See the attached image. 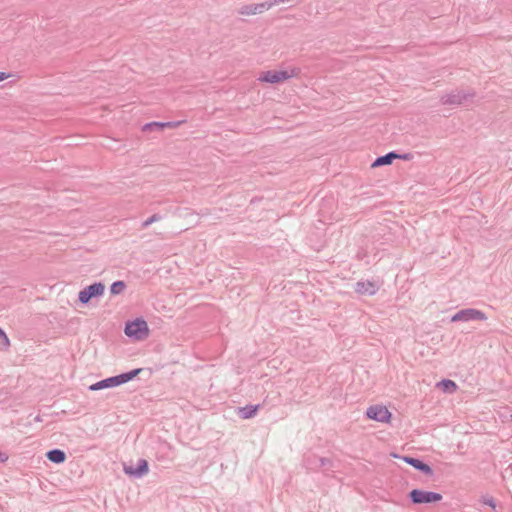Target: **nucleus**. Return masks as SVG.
I'll return each instance as SVG.
<instances>
[{
	"instance_id": "nucleus-1",
	"label": "nucleus",
	"mask_w": 512,
	"mask_h": 512,
	"mask_svg": "<svg viewBox=\"0 0 512 512\" xmlns=\"http://www.w3.org/2000/svg\"><path fill=\"white\" fill-rule=\"evenodd\" d=\"M300 72V69L297 67L265 70L259 74L258 81L266 84H280L290 80L291 78L299 77Z\"/></svg>"
},
{
	"instance_id": "nucleus-2",
	"label": "nucleus",
	"mask_w": 512,
	"mask_h": 512,
	"mask_svg": "<svg viewBox=\"0 0 512 512\" xmlns=\"http://www.w3.org/2000/svg\"><path fill=\"white\" fill-rule=\"evenodd\" d=\"M125 335L136 341L145 340L149 334L150 329L147 322L142 318H137L133 321H129L125 325Z\"/></svg>"
},
{
	"instance_id": "nucleus-3",
	"label": "nucleus",
	"mask_w": 512,
	"mask_h": 512,
	"mask_svg": "<svg viewBox=\"0 0 512 512\" xmlns=\"http://www.w3.org/2000/svg\"><path fill=\"white\" fill-rule=\"evenodd\" d=\"M139 371L140 370L137 369V370L131 371L129 373H125V374H121L119 376L104 379L102 381H99L97 383L90 385L89 389L92 391H97V390H101V389L118 386L122 383L132 380L139 373Z\"/></svg>"
},
{
	"instance_id": "nucleus-4",
	"label": "nucleus",
	"mask_w": 512,
	"mask_h": 512,
	"mask_svg": "<svg viewBox=\"0 0 512 512\" xmlns=\"http://www.w3.org/2000/svg\"><path fill=\"white\" fill-rule=\"evenodd\" d=\"M366 416L370 420L380 423H390L392 414L389 409L382 404L371 405L366 410Z\"/></svg>"
},
{
	"instance_id": "nucleus-5",
	"label": "nucleus",
	"mask_w": 512,
	"mask_h": 512,
	"mask_svg": "<svg viewBox=\"0 0 512 512\" xmlns=\"http://www.w3.org/2000/svg\"><path fill=\"white\" fill-rule=\"evenodd\" d=\"M409 496L414 504L436 503L442 500L441 494L420 489H413Z\"/></svg>"
},
{
	"instance_id": "nucleus-6",
	"label": "nucleus",
	"mask_w": 512,
	"mask_h": 512,
	"mask_svg": "<svg viewBox=\"0 0 512 512\" xmlns=\"http://www.w3.org/2000/svg\"><path fill=\"white\" fill-rule=\"evenodd\" d=\"M105 291V286L102 283H94L82 289L79 294V301L87 304L92 298L102 296Z\"/></svg>"
},
{
	"instance_id": "nucleus-7",
	"label": "nucleus",
	"mask_w": 512,
	"mask_h": 512,
	"mask_svg": "<svg viewBox=\"0 0 512 512\" xmlns=\"http://www.w3.org/2000/svg\"><path fill=\"white\" fill-rule=\"evenodd\" d=\"M277 4H279V1L275 0L274 2H262L257 4L245 5L240 8L239 13L243 16L261 14Z\"/></svg>"
},
{
	"instance_id": "nucleus-8",
	"label": "nucleus",
	"mask_w": 512,
	"mask_h": 512,
	"mask_svg": "<svg viewBox=\"0 0 512 512\" xmlns=\"http://www.w3.org/2000/svg\"><path fill=\"white\" fill-rule=\"evenodd\" d=\"M470 97L465 91L455 90L444 95L441 101L444 105L457 106L466 103Z\"/></svg>"
},
{
	"instance_id": "nucleus-9",
	"label": "nucleus",
	"mask_w": 512,
	"mask_h": 512,
	"mask_svg": "<svg viewBox=\"0 0 512 512\" xmlns=\"http://www.w3.org/2000/svg\"><path fill=\"white\" fill-rule=\"evenodd\" d=\"M486 316L483 312L476 309H464L456 313L452 317L453 322L457 321H470V320H485Z\"/></svg>"
},
{
	"instance_id": "nucleus-10",
	"label": "nucleus",
	"mask_w": 512,
	"mask_h": 512,
	"mask_svg": "<svg viewBox=\"0 0 512 512\" xmlns=\"http://www.w3.org/2000/svg\"><path fill=\"white\" fill-rule=\"evenodd\" d=\"M124 471L126 474L131 476H142L148 473V463L144 459H140L137 463L136 467L133 466H124Z\"/></svg>"
},
{
	"instance_id": "nucleus-11",
	"label": "nucleus",
	"mask_w": 512,
	"mask_h": 512,
	"mask_svg": "<svg viewBox=\"0 0 512 512\" xmlns=\"http://www.w3.org/2000/svg\"><path fill=\"white\" fill-rule=\"evenodd\" d=\"M377 290V285L370 281H361L355 285V291L361 295H374Z\"/></svg>"
},
{
	"instance_id": "nucleus-12",
	"label": "nucleus",
	"mask_w": 512,
	"mask_h": 512,
	"mask_svg": "<svg viewBox=\"0 0 512 512\" xmlns=\"http://www.w3.org/2000/svg\"><path fill=\"white\" fill-rule=\"evenodd\" d=\"M403 460L409 465L413 466L414 468L422 471L426 475H432L431 467L422 462L421 460L412 457H404Z\"/></svg>"
},
{
	"instance_id": "nucleus-13",
	"label": "nucleus",
	"mask_w": 512,
	"mask_h": 512,
	"mask_svg": "<svg viewBox=\"0 0 512 512\" xmlns=\"http://www.w3.org/2000/svg\"><path fill=\"white\" fill-rule=\"evenodd\" d=\"M402 158L399 154H396L394 152H390L384 156L378 157L371 165L372 168L384 166V165H390L393 160Z\"/></svg>"
},
{
	"instance_id": "nucleus-14",
	"label": "nucleus",
	"mask_w": 512,
	"mask_h": 512,
	"mask_svg": "<svg viewBox=\"0 0 512 512\" xmlns=\"http://www.w3.org/2000/svg\"><path fill=\"white\" fill-rule=\"evenodd\" d=\"M47 458L53 463H63L66 460V455L62 450L54 449L47 453Z\"/></svg>"
},
{
	"instance_id": "nucleus-15",
	"label": "nucleus",
	"mask_w": 512,
	"mask_h": 512,
	"mask_svg": "<svg viewBox=\"0 0 512 512\" xmlns=\"http://www.w3.org/2000/svg\"><path fill=\"white\" fill-rule=\"evenodd\" d=\"M257 410H258V406H247V407L240 408L238 413L241 418L248 419V418L253 417L256 414Z\"/></svg>"
},
{
	"instance_id": "nucleus-16",
	"label": "nucleus",
	"mask_w": 512,
	"mask_h": 512,
	"mask_svg": "<svg viewBox=\"0 0 512 512\" xmlns=\"http://www.w3.org/2000/svg\"><path fill=\"white\" fill-rule=\"evenodd\" d=\"M124 289H125V284L123 281H117L111 285V293L113 295L122 293Z\"/></svg>"
},
{
	"instance_id": "nucleus-17",
	"label": "nucleus",
	"mask_w": 512,
	"mask_h": 512,
	"mask_svg": "<svg viewBox=\"0 0 512 512\" xmlns=\"http://www.w3.org/2000/svg\"><path fill=\"white\" fill-rule=\"evenodd\" d=\"M440 385L442 386L443 390L448 392H454L456 391L457 385L452 380H443Z\"/></svg>"
},
{
	"instance_id": "nucleus-18",
	"label": "nucleus",
	"mask_w": 512,
	"mask_h": 512,
	"mask_svg": "<svg viewBox=\"0 0 512 512\" xmlns=\"http://www.w3.org/2000/svg\"><path fill=\"white\" fill-rule=\"evenodd\" d=\"M0 338L2 339L3 345L6 348H8L10 346V340H9L8 336L6 335V333L2 330L1 327H0Z\"/></svg>"
},
{
	"instance_id": "nucleus-19",
	"label": "nucleus",
	"mask_w": 512,
	"mask_h": 512,
	"mask_svg": "<svg viewBox=\"0 0 512 512\" xmlns=\"http://www.w3.org/2000/svg\"><path fill=\"white\" fill-rule=\"evenodd\" d=\"M151 126H157V127H160V128H164V127H174L173 124L171 123H159V122H153V123H150L148 124L146 127H151Z\"/></svg>"
},
{
	"instance_id": "nucleus-20",
	"label": "nucleus",
	"mask_w": 512,
	"mask_h": 512,
	"mask_svg": "<svg viewBox=\"0 0 512 512\" xmlns=\"http://www.w3.org/2000/svg\"><path fill=\"white\" fill-rule=\"evenodd\" d=\"M8 455L5 452L0 451V462L4 463L8 460Z\"/></svg>"
},
{
	"instance_id": "nucleus-21",
	"label": "nucleus",
	"mask_w": 512,
	"mask_h": 512,
	"mask_svg": "<svg viewBox=\"0 0 512 512\" xmlns=\"http://www.w3.org/2000/svg\"><path fill=\"white\" fill-rule=\"evenodd\" d=\"M11 75L5 72H0V82L8 79Z\"/></svg>"
}]
</instances>
